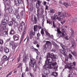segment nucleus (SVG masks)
Masks as SVG:
<instances>
[{"mask_svg":"<svg viewBox=\"0 0 77 77\" xmlns=\"http://www.w3.org/2000/svg\"><path fill=\"white\" fill-rule=\"evenodd\" d=\"M14 44V42L13 41H11L9 42V46L11 47Z\"/></svg>","mask_w":77,"mask_h":77,"instance_id":"obj_24","label":"nucleus"},{"mask_svg":"<svg viewBox=\"0 0 77 77\" xmlns=\"http://www.w3.org/2000/svg\"><path fill=\"white\" fill-rule=\"evenodd\" d=\"M44 72L45 74H48L50 73V70L48 69H45L44 70Z\"/></svg>","mask_w":77,"mask_h":77,"instance_id":"obj_20","label":"nucleus"},{"mask_svg":"<svg viewBox=\"0 0 77 77\" xmlns=\"http://www.w3.org/2000/svg\"><path fill=\"white\" fill-rule=\"evenodd\" d=\"M18 12H19V11L18 10H16V12H15L14 13V16L16 17V18H17V20L20 19V16L17 13H18Z\"/></svg>","mask_w":77,"mask_h":77,"instance_id":"obj_7","label":"nucleus"},{"mask_svg":"<svg viewBox=\"0 0 77 77\" xmlns=\"http://www.w3.org/2000/svg\"><path fill=\"white\" fill-rule=\"evenodd\" d=\"M4 51L5 53H8L9 52V49L6 47H5L4 48Z\"/></svg>","mask_w":77,"mask_h":77,"instance_id":"obj_12","label":"nucleus"},{"mask_svg":"<svg viewBox=\"0 0 77 77\" xmlns=\"http://www.w3.org/2000/svg\"><path fill=\"white\" fill-rule=\"evenodd\" d=\"M61 30L63 33H66L65 32V31H66V30L65 29H62Z\"/></svg>","mask_w":77,"mask_h":77,"instance_id":"obj_64","label":"nucleus"},{"mask_svg":"<svg viewBox=\"0 0 77 77\" xmlns=\"http://www.w3.org/2000/svg\"><path fill=\"white\" fill-rule=\"evenodd\" d=\"M57 65V63H53L51 64V65H52L53 66V67H54V66H55L56 65Z\"/></svg>","mask_w":77,"mask_h":77,"instance_id":"obj_49","label":"nucleus"},{"mask_svg":"<svg viewBox=\"0 0 77 77\" xmlns=\"http://www.w3.org/2000/svg\"><path fill=\"white\" fill-rule=\"evenodd\" d=\"M15 33V31L13 29H11L10 32V35H14Z\"/></svg>","mask_w":77,"mask_h":77,"instance_id":"obj_28","label":"nucleus"},{"mask_svg":"<svg viewBox=\"0 0 77 77\" xmlns=\"http://www.w3.org/2000/svg\"><path fill=\"white\" fill-rule=\"evenodd\" d=\"M23 27L22 26H19L18 27V30L20 33H21L23 31Z\"/></svg>","mask_w":77,"mask_h":77,"instance_id":"obj_13","label":"nucleus"},{"mask_svg":"<svg viewBox=\"0 0 77 77\" xmlns=\"http://www.w3.org/2000/svg\"><path fill=\"white\" fill-rule=\"evenodd\" d=\"M50 63L48 61L46 60L45 61V65L43 66V69H45L48 68V65H49V63Z\"/></svg>","mask_w":77,"mask_h":77,"instance_id":"obj_8","label":"nucleus"},{"mask_svg":"<svg viewBox=\"0 0 77 77\" xmlns=\"http://www.w3.org/2000/svg\"><path fill=\"white\" fill-rule=\"evenodd\" d=\"M4 42H3V40L2 38H0V45H3Z\"/></svg>","mask_w":77,"mask_h":77,"instance_id":"obj_32","label":"nucleus"},{"mask_svg":"<svg viewBox=\"0 0 77 77\" xmlns=\"http://www.w3.org/2000/svg\"><path fill=\"white\" fill-rule=\"evenodd\" d=\"M70 41L72 43V44H73L74 43H75V41H74V40L72 38H70Z\"/></svg>","mask_w":77,"mask_h":77,"instance_id":"obj_36","label":"nucleus"},{"mask_svg":"<svg viewBox=\"0 0 77 77\" xmlns=\"http://www.w3.org/2000/svg\"><path fill=\"white\" fill-rule=\"evenodd\" d=\"M8 24L9 26H12L13 25V22L11 21H10L8 22Z\"/></svg>","mask_w":77,"mask_h":77,"instance_id":"obj_26","label":"nucleus"},{"mask_svg":"<svg viewBox=\"0 0 77 77\" xmlns=\"http://www.w3.org/2000/svg\"><path fill=\"white\" fill-rule=\"evenodd\" d=\"M2 30H6V26L5 25H4V26H3L2 27Z\"/></svg>","mask_w":77,"mask_h":77,"instance_id":"obj_57","label":"nucleus"},{"mask_svg":"<svg viewBox=\"0 0 77 77\" xmlns=\"http://www.w3.org/2000/svg\"><path fill=\"white\" fill-rule=\"evenodd\" d=\"M27 29V27H26V26L24 27L23 30H24V31L23 32V34L22 35V36H24V34L26 33V29Z\"/></svg>","mask_w":77,"mask_h":77,"instance_id":"obj_22","label":"nucleus"},{"mask_svg":"<svg viewBox=\"0 0 77 77\" xmlns=\"http://www.w3.org/2000/svg\"><path fill=\"white\" fill-rule=\"evenodd\" d=\"M41 33L42 35V36H44V30L43 29H41Z\"/></svg>","mask_w":77,"mask_h":77,"instance_id":"obj_39","label":"nucleus"},{"mask_svg":"<svg viewBox=\"0 0 77 77\" xmlns=\"http://www.w3.org/2000/svg\"><path fill=\"white\" fill-rule=\"evenodd\" d=\"M60 46L61 47H62L63 50H67V49H68V48H67V47L62 44H61Z\"/></svg>","mask_w":77,"mask_h":77,"instance_id":"obj_19","label":"nucleus"},{"mask_svg":"<svg viewBox=\"0 0 77 77\" xmlns=\"http://www.w3.org/2000/svg\"><path fill=\"white\" fill-rule=\"evenodd\" d=\"M51 45V42L49 41H47L46 42V44L43 46V51L47 49V48L48 47V46H50V45Z\"/></svg>","mask_w":77,"mask_h":77,"instance_id":"obj_5","label":"nucleus"},{"mask_svg":"<svg viewBox=\"0 0 77 77\" xmlns=\"http://www.w3.org/2000/svg\"><path fill=\"white\" fill-rule=\"evenodd\" d=\"M76 22H77V18H75L73 20L72 22L75 23H76Z\"/></svg>","mask_w":77,"mask_h":77,"instance_id":"obj_42","label":"nucleus"},{"mask_svg":"<svg viewBox=\"0 0 77 77\" xmlns=\"http://www.w3.org/2000/svg\"><path fill=\"white\" fill-rule=\"evenodd\" d=\"M3 58V59L4 60H5V61H7V60H8L9 59V58L7 56L5 55H4Z\"/></svg>","mask_w":77,"mask_h":77,"instance_id":"obj_16","label":"nucleus"},{"mask_svg":"<svg viewBox=\"0 0 77 77\" xmlns=\"http://www.w3.org/2000/svg\"><path fill=\"white\" fill-rule=\"evenodd\" d=\"M64 5L66 7H68V3L65 2L64 3Z\"/></svg>","mask_w":77,"mask_h":77,"instance_id":"obj_48","label":"nucleus"},{"mask_svg":"<svg viewBox=\"0 0 77 77\" xmlns=\"http://www.w3.org/2000/svg\"><path fill=\"white\" fill-rule=\"evenodd\" d=\"M23 61L24 63L26 62V58L24 57V58H23Z\"/></svg>","mask_w":77,"mask_h":77,"instance_id":"obj_63","label":"nucleus"},{"mask_svg":"<svg viewBox=\"0 0 77 77\" xmlns=\"http://www.w3.org/2000/svg\"><path fill=\"white\" fill-rule=\"evenodd\" d=\"M60 15H61V12H58L57 13L54 14V16L55 17H61Z\"/></svg>","mask_w":77,"mask_h":77,"instance_id":"obj_15","label":"nucleus"},{"mask_svg":"<svg viewBox=\"0 0 77 77\" xmlns=\"http://www.w3.org/2000/svg\"><path fill=\"white\" fill-rule=\"evenodd\" d=\"M45 32L46 35H47V36H48L49 38H54L53 35H52L51 36L50 35V34L48 32H47V31H45Z\"/></svg>","mask_w":77,"mask_h":77,"instance_id":"obj_10","label":"nucleus"},{"mask_svg":"<svg viewBox=\"0 0 77 77\" xmlns=\"http://www.w3.org/2000/svg\"><path fill=\"white\" fill-rule=\"evenodd\" d=\"M29 71V67L27 66H26V69H25V71L28 72Z\"/></svg>","mask_w":77,"mask_h":77,"instance_id":"obj_55","label":"nucleus"},{"mask_svg":"<svg viewBox=\"0 0 77 77\" xmlns=\"http://www.w3.org/2000/svg\"><path fill=\"white\" fill-rule=\"evenodd\" d=\"M59 51H60L61 52H62V53H65L64 50L60 49Z\"/></svg>","mask_w":77,"mask_h":77,"instance_id":"obj_58","label":"nucleus"},{"mask_svg":"<svg viewBox=\"0 0 77 77\" xmlns=\"http://www.w3.org/2000/svg\"><path fill=\"white\" fill-rule=\"evenodd\" d=\"M1 7L0 4V8ZM2 17V10L0 9V18H1Z\"/></svg>","mask_w":77,"mask_h":77,"instance_id":"obj_47","label":"nucleus"},{"mask_svg":"<svg viewBox=\"0 0 77 77\" xmlns=\"http://www.w3.org/2000/svg\"><path fill=\"white\" fill-rule=\"evenodd\" d=\"M4 21L3 20L2 21V24L3 26H6L8 22V17H4Z\"/></svg>","mask_w":77,"mask_h":77,"instance_id":"obj_6","label":"nucleus"},{"mask_svg":"<svg viewBox=\"0 0 77 77\" xmlns=\"http://www.w3.org/2000/svg\"><path fill=\"white\" fill-rule=\"evenodd\" d=\"M13 39L14 40V41H18L19 40V39L18 38V37L17 36V35H14L13 36Z\"/></svg>","mask_w":77,"mask_h":77,"instance_id":"obj_11","label":"nucleus"},{"mask_svg":"<svg viewBox=\"0 0 77 77\" xmlns=\"http://www.w3.org/2000/svg\"><path fill=\"white\" fill-rule=\"evenodd\" d=\"M34 20L35 22H37V19L36 16L34 17Z\"/></svg>","mask_w":77,"mask_h":77,"instance_id":"obj_61","label":"nucleus"},{"mask_svg":"<svg viewBox=\"0 0 77 77\" xmlns=\"http://www.w3.org/2000/svg\"><path fill=\"white\" fill-rule=\"evenodd\" d=\"M69 59H72V55L71 54H69Z\"/></svg>","mask_w":77,"mask_h":77,"instance_id":"obj_53","label":"nucleus"},{"mask_svg":"<svg viewBox=\"0 0 77 77\" xmlns=\"http://www.w3.org/2000/svg\"><path fill=\"white\" fill-rule=\"evenodd\" d=\"M57 75H58V74L57 72H54L53 74V75L55 77H56V76H57Z\"/></svg>","mask_w":77,"mask_h":77,"instance_id":"obj_40","label":"nucleus"},{"mask_svg":"<svg viewBox=\"0 0 77 77\" xmlns=\"http://www.w3.org/2000/svg\"><path fill=\"white\" fill-rule=\"evenodd\" d=\"M58 67H57V66H54V67H53V68L54 69H55V71H57V68H58Z\"/></svg>","mask_w":77,"mask_h":77,"instance_id":"obj_45","label":"nucleus"},{"mask_svg":"<svg viewBox=\"0 0 77 77\" xmlns=\"http://www.w3.org/2000/svg\"><path fill=\"white\" fill-rule=\"evenodd\" d=\"M71 53L73 55L74 57H77V53H76V52L75 51H74L73 52H72V51H71Z\"/></svg>","mask_w":77,"mask_h":77,"instance_id":"obj_18","label":"nucleus"},{"mask_svg":"<svg viewBox=\"0 0 77 77\" xmlns=\"http://www.w3.org/2000/svg\"><path fill=\"white\" fill-rule=\"evenodd\" d=\"M47 22L48 24H51V25H53L52 21H51L47 20Z\"/></svg>","mask_w":77,"mask_h":77,"instance_id":"obj_30","label":"nucleus"},{"mask_svg":"<svg viewBox=\"0 0 77 77\" xmlns=\"http://www.w3.org/2000/svg\"><path fill=\"white\" fill-rule=\"evenodd\" d=\"M38 26H37V25L34 26L33 28L34 31V32H36V31H37L38 29Z\"/></svg>","mask_w":77,"mask_h":77,"instance_id":"obj_17","label":"nucleus"},{"mask_svg":"<svg viewBox=\"0 0 77 77\" xmlns=\"http://www.w3.org/2000/svg\"><path fill=\"white\" fill-rule=\"evenodd\" d=\"M34 66H35L36 69H38V66L37 65V64H36V62L35 63H34Z\"/></svg>","mask_w":77,"mask_h":77,"instance_id":"obj_38","label":"nucleus"},{"mask_svg":"<svg viewBox=\"0 0 77 77\" xmlns=\"http://www.w3.org/2000/svg\"><path fill=\"white\" fill-rule=\"evenodd\" d=\"M61 33L62 34V36L64 37H65V36H66V35H67V33H66L61 32Z\"/></svg>","mask_w":77,"mask_h":77,"instance_id":"obj_35","label":"nucleus"},{"mask_svg":"<svg viewBox=\"0 0 77 77\" xmlns=\"http://www.w3.org/2000/svg\"><path fill=\"white\" fill-rule=\"evenodd\" d=\"M5 3L6 4L5 5H9L10 4V0H6L5 1Z\"/></svg>","mask_w":77,"mask_h":77,"instance_id":"obj_23","label":"nucleus"},{"mask_svg":"<svg viewBox=\"0 0 77 77\" xmlns=\"http://www.w3.org/2000/svg\"><path fill=\"white\" fill-rule=\"evenodd\" d=\"M3 30L2 28H0V36H3V33H2V31Z\"/></svg>","mask_w":77,"mask_h":77,"instance_id":"obj_44","label":"nucleus"},{"mask_svg":"<svg viewBox=\"0 0 77 77\" xmlns=\"http://www.w3.org/2000/svg\"><path fill=\"white\" fill-rule=\"evenodd\" d=\"M42 26H44V22L45 21V19H44V17H43V18L42 19Z\"/></svg>","mask_w":77,"mask_h":77,"instance_id":"obj_41","label":"nucleus"},{"mask_svg":"<svg viewBox=\"0 0 77 77\" xmlns=\"http://www.w3.org/2000/svg\"><path fill=\"white\" fill-rule=\"evenodd\" d=\"M50 63H49V64L48 65V68L49 69H52L53 68V67L51 66V64Z\"/></svg>","mask_w":77,"mask_h":77,"instance_id":"obj_33","label":"nucleus"},{"mask_svg":"<svg viewBox=\"0 0 77 77\" xmlns=\"http://www.w3.org/2000/svg\"><path fill=\"white\" fill-rule=\"evenodd\" d=\"M41 3V1L39 0H37V3H36V5H38V6H40V4Z\"/></svg>","mask_w":77,"mask_h":77,"instance_id":"obj_34","label":"nucleus"},{"mask_svg":"<svg viewBox=\"0 0 77 77\" xmlns=\"http://www.w3.org/2000/svg\"><path fill=\"white\" fill-rule=\"evenodd\" d=\"M12 71H11L9 73H8L7 75L6 76V77H9V75H11V74H12Z\"/></svg>","mask_w":77,"mask_h":77,"instance_id":"obj_51","label":"nucleus"},{"mask_svg":"<svg viewBox=\"0 0 77 77\" xmlns=\"http://www.w3.org/2000/svg\"><path fill=\"white\" fill-rule=\"evenodd\" d=\"M34 51H35V52H36L37 54H38V53H39V52L38 51V49H36V48H34Z\"/></svg>","mask_w":77,"mask_h":77,"instance_id":"obj_43","label":"nucleus"},{"mask_svg":"<svg viewBox=\"0 0 77 77\" xmlns=\"http://www.w3.org/2000/svg\"><path fill=\"white\" fill-rule=\"evenodd\" d=\"M5 8L4 10L5 12H8L10 14H12V7H9V5H5Z\"/></svg>","mask_w":77,"mask_h":77,"instance_id":"obj_2","label":"nucleus"},{"mask_svg":"<svg viewBox=\"0 0 77 77\" xmlns=\"http://www.w3.org/2000/svg\"><path fill=\"white\" fill-rule=\"evenodd\" d=\"M12 46L13 50H15L16 48V47H17V45L16 44H14Z\"/></svg>","mask_w":77,"mask_h":77,"instance_id":"obj_29","label":"nucleus"},{"mask_svg":"<svg viewBox=\"0 0 77 77\" xmlns=\"http://www.w3.org/2000/svg\"><path fill=\"white\" fill-rule=\"evenodd\" d=\"M49 12L51 14H54L55 13V11L54 9L51 8Z\"/></svg>","mask_w":77,"mask_h":77,"instance_id":"obj_21","label":"nucleus"},{"mask_svg":"<svg viewBox=\"0 0 77 77\" xmlns=\"http://www.w3.org/2000/svg\"><path fill=\"white\" fill-rule=\"evenodd\" d=\"M56 51L55 49L54 50L52 49L51 51V52H53V53H55Z\"/></svg>","mask_w":77,"mask_h":77,"instance_id":"obj_60","label":"nucleus"},{"mask_svg":"<svg viewBox=\"0 0 77 77\" xmlns=\"http://www.w3.org/2000/svg\"><path fill=\"white\" fill-rule=\"evenodd\" d=\"M51 18L52 20H54V21H55L56 20V17H54V16H51Z\"/></svg>","mask_w":77,"mask_h":77,"instance_id":"obj_50","label":"nucleus"},{"mask_svg":"<svg viewBox=\"0 0 77 77\" xmlns=\"http://www.w3.org/2000/svg\"><path fill=\"white\" fill-rule=\"evenodd\" d=\"M14 5L16 6H19L20 5L23 3V1L22 0H14Z\"/></svg>","mask_w":77,"mask_h":77,"instance_id":"obj_3","label":"nucleus"},{"mask_svg":"<svg viewBox=\"0 0 77 77\" xmlns=\"http://www.w3.org/2000/svg\"><path fill=\"white\" fill-rule=\"evenodd\" d=\"M20 15L21 17H23V15H24V13H23V11H21L20 12Z\"/></svg>","mask_w":77,"mask_h":77,"instance_id":"obj_59","label":"nucleus"},{"mask_svg":"<svg viewBox=\"0 0 77 77\" xmlns=\"http://www.w3.org/2000/svg\"><path fill=\"white\" fill-rule=\"evenodd\" d=\"M40 15V12H39V8H38L37 10V16L38 17V16Z\"/></svg>","mask_w":77,"mask_h":77,"instance_id":"obj_27","label":"nucleus"},{"mask_svg":"<svg viewBox=\"0 0 77 77\" xmlns=\"http://www.w3.org/2000/svg\"><path fill=\"white\" fill-rule=\"evenodd\" d=\"M60 17H57L56 18L57 20L58 21H60L62 20V18H60Z\"/></svg>","mask_w":77,"mask_h":77,"instance_id":"obj_31","label":"nucleus"},{"mask_svg":"<svg viewBox=\"0 0 77 77\" xmlns=\"http://www.w3.org/2000/svg\"><path fill=\"white\" fill-rule=\"evenodd\" d=\"M57 37H59L60 36L61 33H62V32L60 31L59 28H57Z\"/></svg>","mask_w":77,"mask_h":77,"instance_id":"obj_9","label":"nucleus"},{"mask_svg":"<svg viewBox=\"0 0 77 77\" xmlns=\"http://www.w3.org/2000/svg\"><path fill=\"white\" fill-rule=\"evenodd\" d=\"M47 57L48 61L51 63L53 62L52 58L55 59H56L55 55L53 53H48L47 54Z\"/></svg>","mask_w":77,"mask_h":77,"instance_id":"obj_1","label":"nucleus"},{"mask_svg":"<svg viewBox=\"0 0 77 77\" xmlns=\"http://www.w3.org/2000/svg\"><path fill=\"white\" fill-rule=\"evenodd\" d=\"M75 62H74L73 63H71L69 66H67V68L70 69H75Z\"/></svg>","mask_w":77,"mask_h":77,"instance_id":"obj_4","label":"nucleus"},{"mask_svg":"<svg viewBox=\"0 0 77 77\" xmlns=\"http://www.w3.org/2000/svg\"><path fill=\"white\" fill-rule=\"evenodd\" d=\"M47 74L46 73H43V76L42 77H47Z\"/></svg>","mask_w":77,"mask_h":77,"instance_id":"obj_56","label":"nucleus"},{"mask_svg":"<svg viewBox=\"0 0 77 77\" xmlns=\"http://www.w3.org/2000/svg\"><path fill=\"white\" fill-rule=\"evenodd\" d=\"M76 47V44L75 43H74L72 44V47L73 48H75Z\"/></svg>","mask_w":77,"mask_h":77,"instance_id":"obj_37","label":"nucleus"},{"mask_svg":"<svg viewBox=\"0 0 77 77\" xmlns=\"http://www.w3.org/2000/svg\"><path fill=\"white\" fill-rule=\"evenodd\" d=\"M42 57H40L38 62V64H42Z\"/></svg>","mask_w":77,"mask_h":77,"instance_id":"obj_25","label":"nucleus"},{"mask_svg":"<svg viewBox=\"0 0 77 77\" xmlns=\"http://www.w3.org/2000/svg\"><path fill=\"white\" fill-rule=\"evenodd\" d=\"M37 37H38V38H39V36H41V34H40V33L38 32L37 34Z\"/></svg>","mask_w":77,"mask_h":77,"instance_id":"obj_62","label":"nucleus"},{"mask_svg":"<svg viewBox=\"0 0 77 77\" xmlns=\"http://www.w3.org/2000/svg\"><path fill=\"white\" fill-rule=\"evenodd\" d=\"M23 40H24V36H22L21 37V39L20 41V43H21V41H23Z\"/></svg>","mask_w":77,"mask_h":77,"instance_id":"obj_54","label":"nucleus"},{"mask_svg":"<svg viewBox=\"0 0 77 77\" xmlns=\"http://www.w3.org/2000/svg\"><path fill=\"white\" fill-rule=\"evenodd\" d=\"M16 18L13 17L11 19V21H13L14 22H16Z\"/></svg>","mask_w":77,"mask_h":77,"instance_id":"obj_46","label":"nucleus"},{"mask_svg":"<svg viewBox=\"0 0 77 77\" xmlns=\"http://www.w3.org/2000/svg\"><path fill=\"white\" fill-rule=\"evenodd\" d=\"M36 63V61H33V63L32 62H30L29 63V65L31 67H34L35 66V63Z\"/></svg>","mask_w":77,"mask_h":77,"instance_id":"obj_14","label":"nucleus"},{"mask_svg":"<svg viewBox=\"0 0 77 77\" xmlns=\"http://www.w3.org/2000/svg\"><path fill=\"white\" fill-rule=\"evenodd\" d=\"M24 24H25L24 23L23 21H22V22L20 23V25L19 26H22L23 27V26Z\"/></svg>","mask_w":77,"mask_h":77,"instance_id":"obj_52","label":"nucleus"}]
</instances>
